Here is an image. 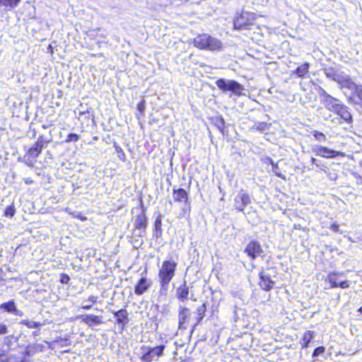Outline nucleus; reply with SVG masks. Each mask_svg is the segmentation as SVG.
I'll return each mask as SVG.
<instances>
[{
  "mask_svg": "<svg viewBox=\"0 0 362 362\" xmlns=\"http://www.w3.org/2000/svg\"><path fill=\"white\" fill-rule=\"evenodd\" d=\"M327 76L336 81L341 88H347L351 90V95L347 97L350 103L362 106V85L356 83L350 76L333 70L327 73Z\"/></svg>",
  "mask_w": 362,
  "mask_h": 362,
  "instance_id": "f257e3e1",
  "label": "nucleus"
},
{
  "mask_svg": "<svg viewBox=\"0 0 362 362\" xmlns=\"http://www.w3.org/2000/svg\"><path fill=\"white\" fill-rule=\"evenodd\" d=\"M177 263L172 260L164 261L159 269L158 278L161 291H166L168 284L175 274Z\"/></svg>",
  "mask_w": 362,
  "mask_h": 362,
  "instance_id": "f03ea898",
  "label": "nucleus"
},
{
  "mask_svg": "<svg viewBox=\"0 0 362 362\" xmlns=\"http://www.w3.org/2000/svg\"><path fill=\"white\" fill-rule=\"evenodd\" d=\"M194 45L200 49L211 51L220 50L222 47V43L219 40L205 33L199 35L194 39Z\"/></svg>",
  "mask_w": 362,
  "mask_h": 362,
  "instance_id": "7ed1b4c3",
  "label": "nucleus"
},
{
  "mask_svg": "<svg viewBox=\"0 0 362 362\" xmlns=\"http://www.w3.org/2000/svg\"><path fill=\"white\" fill-rule=\"evenodd\" d=\"M43 148L42 137H40L35 144L30 147L24 156L25 163L28 166H33L36 158L39 156Z\"/></svg>",
  "mask_w": 362,
  "mask_h": 362,
  "instance_id": "20e7f679",
  "label": "nucleus"
},
{
  "mask_svg": "<svg viewBox=\"0 0 362 362\" xmlns=\"http://www.w3.org/2000/svg\"><path fill=\"white\" fill-rule=\"evenodd\" d=\"M255 20L253 13L243 11L234 21L235 29H247L251 25Z\"/></svg>",
  "mask_w": 362,
  "mask_h": 362,
  "instance_id": "39448f33",
  "label": "nucleus"
},
{
  "mask_svg": "<svg viewBox=\"0 0 362 362\" xmlns=\"http://www.w3.org/2000/svg\"><path fill=\"white\" fill-rule=\"evenodd\" d=\"M165 346L163 345L156 346L153 348H149L146 346H142L141 349L142 351V356L141 360L144 362H150L157 356L159 357L163 354Z\"/></svg>",
  "mask_w": 362,
  "mask_h": 362,
  "instance_id": "423d86ee",
  "label": "nucleus"
},
{
  "mask_svg": "<svg viewBox=\"0 0 362 362\" xmlns=\"http://www.w3.org/2000/svg\"><path fill=\"white\" fill-rule=\"evenodd\" d=\"M333 112L339 117L340 123H346L348 124L353 123V117L350 109L345 104L340 103Z\"/></svg>",
  "mask_w": 362,
  "mask_h": 362,
  "instance_id": "0eeeda50",
  "label": "nucleus"
},
{
  "mask_svg": "<svg viewBox=\"0 0 362 362\" xmlns=\"http://www.w3.org/2000/svg\"><path fill=\"white\" fill-rule=\"evenodd\" d=\"M321 103L329 110L333 112L337 105L341 103L337 98H335L322 90L320 93Z\"/></svg>",
  "mask_w": 362,
  "mask_h": 362,
  "instance_id": "6e6552de",
  "label": "nucleus"
},
{
  "mask_svg": "<svg viewBox=\"0 0 362 362\" xmlns=\"http://www.w3.org/2000/svg\"><path fill=\"white\" fill-rule=\"evenodd\" d=\"M147 226V218L144 212L136 216L134 221V233L138 236H143Z\"/></svg>",
  "mask_w": 362,
  "mask_h": 362,
  "instance_id": "1a4fd4ad",
  "label": "nucleus"
},
{
  "mask_svg": "<svg viewBox=\"0 0 362 362\" xmlns=\"http://www.w3.org/2000/svg\"><path fill=\"white\" fill-rule=\"evenodd\" d=\"M216 86L224 91L231 90L236 93L240 91L243 89L242 86L235 81H226L224 79H219L216 81Z\"/></svg>",
  "mask_w": 362,
  "mask_h": 362,
  "instance_id": "9d476101",
  "label": "nucleus"
},
{
  "mask_svg": "<svg viewBox=\"0 0 362 362\" xmlns=\"http://www.w3.org/2000/svg\"><path fill=\"white\" fill-rule=\"evenodd\" d=\"M235 207L237 210L243 211L247 204L250 203L249 195L243 189L235 196Z\"/></svg>",
  "mask_w": 362,
  "mask_h": 362,
  "instance_id": "9b49d317",
  "label": "nucleus"
},
{
  "mask_svg": "<svg viewBox=\"0 0 362 362\" xmlns=\"http://www.w3.org/2000/svg\"><path fill=\"white\" fill-rule=\"evenodd\" d=\"M245 252L249 257L255 259L257 257L261 255L262 250L259 243L257 241H251L247 244Z\"/></svg>",
  "mask_w": 362,
  "mask_h": 362,
  "instance_id": "f8f14e48",
  "label": "nucleus"
},
{
  "mask_svg": "<svg viewBox=\"0 0 362 362\" xmlns=\"http://www.w3.org/2000/svg\"><path fill=\"white\" fill-rule=\"evenodd\" d=\"M327 279L329 282L330 283L331 288H337L340 287L341 288H347L349 287V281L344 280L338 282V274L335 272L329 273L327 275Z\"/></svg>",
  "mask_w": 362,
  "mask_h": 362,
  "instance_id": "ddd939ff",
  "label": "nucleus"
},
{
  "mask_svg": "<svg viewBox=\"0 0 362 362\" xmlns=\"http://www.w3.org/2000/svg\"><path fill=\"white\" fill-rule=\"evenodd\" d=\"M318 155L327 158H332L337 156L344 157L345 153L329 149L327 147H318Z\"/></svg>",
  "mask_w": 362,
  "mask_h": 362,
  "instance_id": "4468645a",
  "label": "nucleus"
},
{
  "mask_svg": "<svg viewBox=\"0 0 362 362\" xmlns=\"http://www.w3.org/2000/svg\"><path fill=\"white\" fill-rule=\"evenodd\" d=\"M151 283L146 277H142L135 286L134 292L136 295L140 296L145 293L151 286Z\"/></svg>",
  "mask_w": 362,
  "mask_h": 362,
  "instance_id": "2eb2a0df",
  "label": "nucleus"
},
{
  "mask_svg": "<svg viewBox=\"0 0 362 362\" xmlns=\"http://www.w3.org/2000/svg\"><path fill=\"white\" fill-rule=\"evenodd\" d=\"M260 279L261 281L259 282V286L262 287V288L266 291H269L273 287L274 281L266 272H262L260 274Z\"/></svg>",
  "mask_w": 362,
  "mask_h": 362,
  "instance_id": "dca6fc26",
  "label": "nucleus"
},
{
  "mask_svg": "<svg viewBox=\"0 0 362 362\" xmlns=\"http://www.w3.org/2000/svg\"><path fill=\"white\" fill-rule=\"evenodd\" d=\"M173 197L175 202H187L188 200L187 192L182 188L174 189Z\"/></svg>",
  "mask_w": 362,
  "mask_h": 362,
  "instance_id": "f3484780",
  "label": "nucleus"
},
{
  "mask_svg": "<svg viewBox=\"0 0 362 362\" xmlns=\"http://www.w3.org/2000/svg\"><path fill=\"white\" fill-rule=\"evenodd\" d=\"M190 315V311L188 308L181 307L179 311V328L184 327V324L188 320Z\"/></svg>",
  "mask_w": 362,
  "mask_h": 362,
  "instance_id": "a211bd4d",
  "label": "nucleus"
},
{
  "mask_svg": "<svg viewBox=\"0 0 362 362\" xmlns=\"http://www.w3.org/2000/svg\"><path fill=\"white\" fill-rule=\"evenodd\" d=\"M83 322H84L89 327L103 323L102 317L96 316L94 315H86L85 317H83Z\"/></svg>",
  "mask_w": 362,
  "mask_h": 362,
  "instance_id": "6ab92c4d",
  "label": "nucleus"
},
{
  "mask_svg": "<svg viewBox=\"0 0 362 362\" xmlns=\"http://www.w3.org/2000/svg\"><path fill=\"white\" fill-rule=\"evenodd\" d=\"M188 294H189V288L185 284H184L183 285H181L177 288V298L180 300H181L182 301L187 300Z\"/></svg>",
  "mask_w": 362,
  "mask_h": 362,
  "instance_id": "aec40b11",
  "label": "nucleus"
},
{
  "mask_svg": "<svg viewBox=\"0 0 362 362\" xmlns=\"http://www.w3.org/2000/svg\"><path fill=\"white\" fill-rule=\"evenodd\" d=\"M115 316L117 317V322L118 323H124V320L127 317V312L126 310L121 309L114 313Z\"/></svg>",
  "mask_w": 362,
  "mask_h": 362,
  "instance_id": "412c9836",
  "label": "nucleus"
},
{
  "mask_svg": "<svg viewBox=\"0 0 362 362\" xmlns=\"http://www.w3.org/2000/svg\"><path fill=\"white\" fill-rule=\"evenodd\" d=\"M78 118L81 119H82L83 116L86 117V115L88 119L93 117V113L89 110V109L84 108L83 105H80V107L78 108Z\"/></svg>",
  "mask_w": 362,
  "mask_h": 362,
  "instance_id": "4be33fe9",
  "label": "nucleus"
},
{
  "mask_svg": "<svg viewBox=\"0 0 362 362\" xmlns=\"http://www.w3.org/2000/svg\"><path fill=\"white\" fill-rule=\"evenodd\" d=\"M1 308L4 309V310L8 313H13L16 310L15 303L13 300L1 304Z\"/></svg>",
  "mask_w": 362,
  "mask_h": 362,
  "instance_id": "5701e85b",
  "label": "nucleus"
},
{
  "mask_svg": "<svg viewBox=\"0 0 362 362\" xmlns=\"http://www.w3.org/2000/svg\"><path fill=\"white\" fill-rule=\"evenodd\" d=\"M21 0H0V6L14 8L18 6Z\"/></svg>",
  "mask_w": 362,
  "mask_h": 362,
  "instance_id": "b1692460",
  "label": "nucleus"
},
{
  "mask_svg": "<svg viewBox=\"0 0 362 362\" xmlns=\"http://www.w3.org/2000/svg\"><path fill=\"white\" fill-rule=\"evenodd\" d=\"M206 311V305L204 303H203L201 305H199V307H197V315L199 316L198 320H197V322L198 323L200 322L201 320L205 316Z\"/></svg>",
  "mask_w": 362,
  "mask_h": 362,
  "instance_id": "393cba45",
  "label": "nucleus"
},
{
  "mask_svg": "<svg viewBox=\"0 0 362 362\" xmlns=\"http://www.w3.org/2000/svg\"><path fill=\"white\" fill-rule=\"evenodd\" d=\"M315 332L308 331L305 333L303 339V346H308V344L310 342L311 339L314 337Z\"/></svg>",
  "mask_w": 362,
  "mask_h": 362,
  "instance_id": "a878e982",
  "label": "nucleus"
},
{
  "mask_svg": "<svg viewBox=\"0 0 362 362\" xmlns=\"http://www.w3.org/2000/svg\"><path fill=\"white\" fill-rule=\"evenodd\" d=\"M21 323L23 324V325H25L28 328H32V329L33 328H37L40 326H41V323H40V322H34V321H32V320H23L21 322Z\"/></svg>",
  "mask_w": 362,
  "mask_h": 362,
  "instance_id": "bb28decb",
  "label": "nucleus"
},
{
  "mask_svg": "<svg viewBox=\"0 0 362 362\" xmlns=\"http://www.w3.org/2000/svg\"><path fill=\"white\" fill-rule=\"evenodd\" d=\"M308 70V64H305L297 68L296 72L298 76H303Z\"/></svg>",
  "mask_w": 362,
  "mask_h": 362,
  "instance_id": "cd10ccee",
  "label": "nucleus"
},
{
  "mask_svg": "<svg viewBox=\"0 0 362 362\" xmlns=\"http://www.w3.org/2000/svg\"><path fill=\"white\" fill-rule=\"evenodd\" d=\"M16 213V209L13 204H11L6 208L4 215L7 217H13Z\"/></svg>",
  "mask_w": 362,
  "mask_h": 362,
  "instance_id": "c85d7f7f",
  "label": "nucleus"
},
{
  "mask_svg": "<svg viewBox=\"0 0 362 362\" xmlns=\"http://www.w3.org/2000/svg\"><path fill=\"white\" fill-rule=\"evenodd\" d=\"M79 139V136L76 134H69L66 139V142L77 141Z\"/></svg>",
  "mask_w": 362,
  "mask_h": 362,
  "instance_id": "c756f323",
  "label": "nucleus"
},
{
  "mask_svg": "<svg viewBox=\"0 0 362 362\" xmlns=\"http://www.w3.org/2000/svg\"><path fill=\"white\" fill-rule=\"evenodd\" d=\"M269 162L270 163L272 164V171L278 176V177H281V173L279 172V167H278V165L276 163H274L273 162V160L272 159H269Z\"/></svg>",
  "mask_w": 362,
  "mask_h": 362,
  "instance_id": "7c9ffc66",
  "label": "nucleus"
},
{
  "mask_svg": "<svg viewBox=\"0 0 362 362\" xmlns=\"http://www.w3.org/2000/svg\"><path fill=\"white\" fill-rule=\"evenodd\" d=\"M353 176L356 180L357 185H362V176L358 173H354Z\"/></svg>",
  "mask_w": 362,
  "mask_h": 362,
  "instance_id": "2f4dec72",
  "label": "nucleus"
},
{
  "mask_svg": "<svg viewBox=\"0 0 362 362\" xmlns=\"http://www.w3.org/2000/svg\"><path fill=\"white\" fill-rule=\"evenodd\" d=\"M69 279H70V278H69V275H67L66 274H63L62 275L60 281L62 284H67L69 282Z\"/></svg>",
  "mask_w": 362,
  "mask_h": 362,
  "instance_id": "473e14b6",
  "label": "nucleus"
},
{
  "mask_svg": "<svg viewBox=\"0 0 362 362\" xmlns=\"http://www.w3.org/2000/svg\"><path fill=\"white\" fill-rule=\"evenodd\" d=\"M8 332V328L6 325L0 323V334H5Z\"/></svg>",
  "mask_w": 362,
  "mask_h": 362,
  "instance_id": "72a5a7b5",
  "label": "nucleus"
},
{
  "mask_svg": "<svg viewBox=\"0 0 362 362\" xmlns=\"http://www.w3.org/2000/svg\"><path fill=\"white\" fill-rule=\"evenodd\" d=\"M100 32V30H90L89 31V36H95V37H98L99 36V33Z\"/></svg>",
  "mask_w": 362,
  "mask_h": 362,
  "instance_id": "f704fd0d",
  "label": "nucleus"
},
{
  "mask_svg": "<svg viewBox=\"0 0 362 362\" xmlns=\"http://www.w3.org/2000/svg\"><path fill=\"white\" fill-rule=\"evenodd\" d=\"M267 124L264 123H260L256 126V129L259 131H264Z\"/></svg>",
  "mask_w": 362,
  "mask_h": 362,
  "instance_id": "c9c22d12",
  "label": "nucleus"
},
{
  "mask_svg": "<svg viewBox=\"0 0 362 362\" xmlns=\"http://www.w3.org/2000/svg\"><path fill=\"white\" fill-rule=\"evenodd\" d=\"M97 300H98V298L95 297V296H90L88 300L90 301V302H92L93 303H96L97 302Z\"/></svg>",
  "mask_w": 362,
  "mask_h": 362,
  "instance_id": "e433bc0d",
  "label": "nucleus"
},
{
  "mask_svg": "<svg viewBox=\"0 0 362 362\" xmlns=\"http://www.w3.org/2000/svg\"><path fill=\"white\" fill-rule=\"evenodd\" d=\"M331 227L334 231H338L339 230V226L336 223L332 224Z\"/></svg>",
  "mask_w": 362,
  "mask_h": 362,
  "instance_id": "4c0bfd02",
  "label": "nucleus"
},
{
  "mask_svg": "<svg viewBox=\"0 0 362 362\" xmlns=\"http://www.w3.org/2000/svg\"><path fill=\"white\" fill-rule=\"evenodd\" d=\"M325 351V348L323 346H318V354L320 353H323Z\"/></svg>",
  "mask_w": 362,
  "mask_h": 362,
  "instance_id": "58836bf2",
  "label": "nucleus"
},
{
  "mask_svg": "<svg viewBox=\"0 0 362 362\" xmlns=\"http://www.w3.org/2000/svg\"><path fill=\"white\" fill-rule=\"evenodd\" d=\"M82 308L84 309V310H90L91 308V305H86L82 306Z\"/></svg>",
  "mask_w": 362,
  "mask_h": 362,
  "instance_id": "ea45409f",
  "label": "nucleus"
},
{
  "mask_svg": "<svg viewBox=\"0 0 362 362\" xmlns=\"http://www.w3.org/2000/svg\"><path fill=\"white\" fill-rule=\"evenodd\" d=\"M143 108H144V105L143 103H140L139 105H138V109L139 111H142L143 110Z\"/></svg>",
  "mask_w": 362,
  "mask_h": 362,
  "instance_id": "a19ab883",
  "label": "nucleus"
},
{
  "mask_svg": "<svg viewBox=\"0 0 362 362\" xmlns=\"http://www.w3.org/2000/svg\"><path fill=\"white\" fill-rule=\"evenodd\" d=\"M25 183L30 184L32 182V180L30 178H27L25 180Z\"/></svg>",
  "mask_w": 362,
  "mask_h": 362,
  "instance_id": "79ce46f5",
  "label": "nucleus"
},
{
  "mask_svg": "<svg viewBox=\"0 0 362 362\" xmlns=\"http://www.w3.org/2000/svg\"><path fill=\"white\" fill-rule=\"evenodd\" d=\"M220 123L221 124V127H219V129H221V127H223V125H224V121L222 118L220 119Z\"/></svg>",
  "mask_w": 362,
  "mask_h": 362,
  "instance_id": "37998d69",
  "label": "nucleus"
},
{
  "mask_svg": "<svg viewBox=\"0 0 362 362\" xmlns=\"http://www.w3.org/2000/svg\"><path fill=\"white\" fill-rule=\"evenodd\" d=\"M313 356H317V348H315V349L313 350Z\"/></svg>",
  "mask_w": 362,
  "mask_h": 362,
  "instance_id": "c03bdc74",
  "label": "nucleus"
},
{
  "mask_svg": "<svg viewBox=\"0 0 362 362\" xmlns=\"http://www.w3.org/2000/svg\"><path fill=\"white\" fill-rule=\"evenodd\" d=\"M117 151L119 153V152H122V150L120 147H117Z\"/></svg>",
  "mask_w": 362,
  "mask_h": 362,
  "instance_id": "a18cd8bd",
  "label": "nucleus"
},
{
  "mask_svg": "<svg viewBox=\"0 0 362 362\" xmlns=\"http://www.w3.org/2000/svg\"><path fill=\"white\" fill-rule=\"evenodd\" d=\"M159 224H160V221L157 220V221H156V226H158V225H159Z\"/></svg>",
  "mask_w": 362,
  "mask_h": 362,
  "instance_id": "49530a36",
  "label": "nucleus"
},
{
  "mask_svg": "<svg viewBox=\"0 0 362 362\" xmlns=\"http://www.w3.org/2000/svg\"><path fill=\"white\" fill-rule=\"evenodd\" d=\"M358 312H360L361 313H362V305L359 308V309H358Z\"/></svg>",
  "mask_w": 362,
  "mask_h": 362,
  "instance_id": "de8ad7c7",
  "label": "nucleus"
},
{
  "mask_svg": "<svg viewBox=\"0 0 362 362\" xmlns=\"http://www.w3.org/2000/svg\"><path fill=\"white\" fill-rule=\"evenodd\" d=\"M81 219V221H84L86 219V218H80Z\"/></svg>",
  "mask_w": 362,
  "mask_h": 362,
  "instance_id": "09e8293b",
  "label": "nucleus"
},
{
  "mask_svg": "<svg viewBox=\"0 0 362 362\" xmlns=\"http://www.w3.org/2000/svg\"><path fill=\"white\" fill-rule=\"evenodd\" d=\"M360 165L362 167V160L360 162Z\"/></svg>",
  "mask_w": 362,
  "mask_h": 362,
  "instance_id": "8fccbe9b",
  "label": "nucleus"
},
{
  "mask_svg": "<svg viewBox=\"0 0 362 362\" xmlns=\"http://www.w3.org/2000/svg\"><path fill=\"white\" fill-rule=\"evenodd\" d=\"M314 136L317 137V133L314 134Z\"/></svg>",
  "mask_w": 362,
  "mask_h": 362,
  "instance_id": "3c124183",
  "label": "nucleus"
}]
</instances>
